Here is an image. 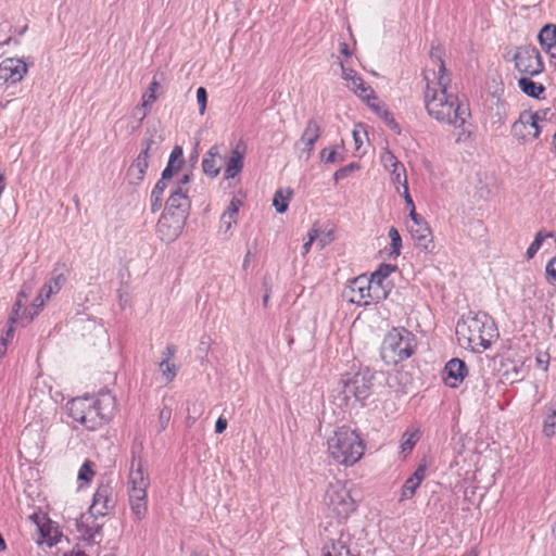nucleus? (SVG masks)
Returning a JSON list of instances; mask_svg holds the SVG:
<instances>
[{"instance_id":"59","label":"nucleus","mask_w":556,"mask_h":556,"mask_svg":"<svg viewBox=\"0 0 556 556\" xmlns=\"http://www.w3.org/2000/svg\"><path fill=\"white\" fill-rule=\"evenodd\" d=\"M191 181V175L185 174L176 184L174 188L188 189L187 185Z\"/></svg>"},{"instance_id":"27","label":"nucleus","mask_w":556,"mask_h":556,"mask_svg":"<svg viewBox=\"0 0 556 556\" xmlns=\"http://www.w3.org/2000/svg\"><path fill=\"white\" fill-rule=\"evenodd\" d=\"M518 86L523 93L534 99H541V96L545 92V87L540 83L533 81L528 75L518 80Z\"/></svg>"},{"instance_id":"5","label":"nucleus","mask_w":556,"mask_h":556,"mask_svg":"<svg viewBox=\"0 0 556 556\" xmlns=\"http://www.w3.org/2000/svg\"><path fill=\"white\" fill-rule=\"evenodd\" d=\"M364 443L359 435L348 427L339 428L328 439V451L331 457L340 464L353 465L364 454Z\"/></svg>"},{"instance_id":"10","label":"nucleus","mask_w":556,"mask_h":556,"mask_svg":"<svg viewBox=\"0 0 556 556\" xmlns=\"http://www.w3.org/2000/svg\"><path fill=\"white\" fill-rule=\"evenodd\" d=\"M516 70L530 77L536 76L544 71V63L539 50L532 46L518 47L513 55Z\"/></svg>"},{"instance_id":"39","label":"nucleus","mask_w":556,"mask_h":556,"mask_svg":"<svg viewBox=\"0 0 556 556\" xmlns=\"http://www.w3.org/2000/svg\"><path fill=\"white\" fill-rule=\"evenodd\" d=\"M352 89L358 97L366 100L367 102L370 100L378 101V98L374 94L371 87L367 86L364 80L363 86L356 85L352 87Z\"/></svg>"},{"instance_id":"43","label":"nucleus","mask_w":556,"mask_h":556,"mask_svg":"<svg viewBox=\"0 0 556 556\" xmlns=\"http://www.w3.org/2000/svg\"><path fill=\"white\" fill-rule=\"evenodd\" d=\"M396 270V266L395 265H391V264H381L379 266V268L374 273V275L376 276V278L379 280V279H383L386 281H390L389 280V276L391 273L395 271Z\"/></svg>"},{"instance_id":"2","label":"nucleus","mask_w":556,"mask_h":556,"mask_svg":"<svg viewBox=\"0 0 556 556\" xmlns=\"http://www.w3.org/2000/svg\"><path fill=\"white\" fill-rule=\"evenodd\" d=\"M114 409L115 397L110 392L72 399L66 404L68 416L89 431L102 427L113 416Z\"/></svg>"},{"instance_id":"51","label":"nucleus","mask_w":556,"mask_h":556,"mask_svg":"<svg viewBox=\"0 0 556 556\" xmlns=\"http://www.w3.org/2000/svg\"><path fill=\"white\" fill-rule=\"evenodd\" d=\"M163 205L162 195L154 194L151 192L150 197V207L152 213H156Z\"/></svg>"},{"instance_id":"33","label":"nucleus","mask_w":556,"mask_h":556,"mask_svg":"<svg viewBox=\"0 0 556 556\" xmlns=\"http://www.w3.org/2000/svg\"><path fill=\"white\" fill-rule=\"evenodd\" d=\"M162 142H163V137L161 134H159L155 129H152V130L148 129L146 132V137L141 142V146L157 153Z\"/></svg>"},{"instance_id":"32","label":"nucleus","mask_w":556,"mask_h":556,"mask_svg":"<svg viewBox=\"0 0 556 556\" xmlns=\"http://www.w3.org/2000/svg\"><path fill=\"white\" fill-rule=\"evenodd\" d=\"M293 191L288 188L286 190L278 189L273 199V206L280 214L285 213L288 210L289 202L292 198Z\"/></svg>"},{"instance_id":"38","label":"nucleus","mask_w":556,"mask_h":556,"mask_svg":"<svg viewBox=\"0 0 556 556\" xmlns=\"http://www.w3.org/2000/svg\"><path fill=\"white\" fill-rule=\"evenodd\" d=\"M359 168H361V166L358 163L352 162V163L348 164L346 166L339 168L334 173L333 179L336 182L343 180L346 177H349L352 173H354L355 170H358Z\"/></svg>"},{"instance_id":"42","label":"nucleus","mask_w":556,"mask_h":556,"mask_svg":"<svg viewBox=\"0 0 556 556\" xmlns=\"http://www.w3.org/2000/svg\"><path fill=\"white\" fill-rule=\"evenodd\" d=\"M172 418V408L167 405H163L159 414V431H164Z\"/></svg>"},{"instance_id":"1","label":"nucleus","mask_w":556,"mask_h":556,"mask_svg":"<svg viewBox=\"0 0 556 556\" xmlns=\"http://www.w3.org/2000/svg\"><path fill=\"white\" fill-rule=\"evenodd\" d=\"M431 59L438 66V71L432 72V79L428 73L425 74L427 85L424 99L427 113L439 123L453 125L456 128L463 127L470 116L469 109L459 101L457 96L447 91L451 78L439 48L432 49Z\"/></svg>"},{"instance_id":"30","label":"nucleus","mask_w":556,"mask_h":556,"mask_svg":"<svg viewBox=\"0 0 556 556\" xmlns=\"http://www.w3.org/2000/svg\"><path fill=\"white\" fill-rule=\"evenodd\" d=\"M538 39L540 45L546 50L549 51L554 47H556V25L547 24L545 25L539 33Z\"/></svg>"},{"instance_id":"22","label":"nucleus","mask_w":556,"mask_h":556,"mask_svg":"<svg viewBox=\"0 0 556 556\" xmlns=\"http://www.w3.org/2000/svg\"><path fill=\"white\" fill-rule=\"evenodd\" d=\"M349 535L341 534L337 540H330L323 548L324 556H358L353 555L348 546Z\"/></svg>"},{"instance_id":"19","label":"nucleus","mask_w":556,"mask_h":556,"mask_svg":"<svg viewBox=\"0 0 556 556\" xmlns=\"http://www.w3.org/2000/svg\"><path fill=\"white\" fill-rule=\"evenodd\" d=\"M245 147L242 143H237L231 150L230 156L226 162L224 178L232 179L238 176L243 168Z\"/></svg>"},{"instance_id":"12","label":"nucleus","mask_w":556,"mask_h":556,"mask_svg":"<svg viewBox=\"0 0 556 556\" xmlns=\"http://www.w3.org/2000/svg\"><path fill=\"white\" fill-rule=\"evenodd\" d=\"M115 503L113 488L109 483H101L93 494L89 514L94 518L104 517L114 509Z\"/></svg>"},{"instance_id":"61","label":"nucleus","mask_w":556,"mask_h":556,"mask_svg":"<svg viewBox=\"0 0 556 556\" xmlns=\"http://www.w3.org/2000/svg\"><path fill=\"white\" fill-rule=\"evenodd\" d=\"M154 154H156L154 151H151V150L144 148L143 146H141V150H140L139 154L137 155V159H142V160L149 161V159Z\"/></svg>"},{"instance_id":"35","label":"nucleus","mask_w":556,"mask_h":556,"mask_svg":"<svg viewBox=\"0 0 556 556\" xmlns=\"http://www.w3.org/2000/svg\"><path fill=\"white\" fill-rule=\"evenodd\" d=\"M551 236H552V233L543 235L542 231H539L535 235L534 240L532 241V243L530 244V247L528 248V250L526 252L527 260L533 258L534 255L536 254V252L542 247V243H543L544 239L547 238V237H551Z\"/></svg>"},{"instance_id":"45","label":"nucleus","mask_w":556,"mask_h":556,"mask_svg":"<svg viewBox=\"0 0 556 556\" xmlns=\"http://www.w3.org/2000/svg\"><path fill=\"white\" fill-rule=\"evenodd\" d=\"M545 273L548 283L556 287V255L547 263Z\"/></svg>"},{"instance_id":"28","label":"nucleus","mask_w":556,"mask_h":556,"mask_svg":"<svg viewBox=\"0 0 556 556\" xmlns=\"http://www.w3.org/2000/svg\"><path fill=\"white\" fill-rule=\"evenodd\" d=\"M31 291L30 287L23 286L22 290L20 291L17 299L13 305L12 313L9 317V323L16 324L18 321H23L25 319V311H23V314H20V311L24 307L23 299H27L28 293Z\"/></svg>"},{"instance_id":"29","label":"nucleus","mask_w":556,"mask_h":556,"mask_svg":"<svg viewBox=\"0 0 556 556\" xmlns=\"http://www.w3.org/2000/svg\"><path fill=\"white\" fill-rule=\"evenodd\" d=\"M99 525L96 526L93 533H89L87 531L86 534H88V540L85 541L84 545H76L71 552L65 553L64 556H91V549L94 548L91 542L96 541V535L99 533Z\"/></svg>"},{"instance_id":"3","label":"nucleus","mask_w":556,"mask_h":556,"mask_svg":"<svg viewBox=\"0 0 556 556\" xmlns=\"http://www.w3.org/2000/svg\"><path fill=\"white\" fill-rule=\"evenodd\" d=\"M188 191L189 189H172L156 225V232L162 241L173 242L181 233L191 207Z\"/></svg>"},{"instance_id":"13","label":"nucleus","mask_w":556,"mask_h":556,"mask_svg":"<svg viewBox=\"0 0 556 556\" xmlns=\"http://www.w3.org/2000/svg\"><path fill=\"white\" fill-rule=\"evenodd\" d=\"M321 135L319 123L311 118L307 121L304 131L300 139L294 143V149L300 152L299 156L308 160L314 151L315 143Z\"/></svg>"},{"instance_id":"4","label":"nucleus","mask_w":556,"mask_h":556,"mask_svg":"<svg viewBox=\"0 0 556 556\" xmlns=\"http://www.w3.org/2000/svg\"><path fill=\"white\" fill-rule=\"evenodd\" d=\"M456 333L459 339L467 341L468 348L473 352L481 353L488 350L492 342L498 337L497 328L485 313H469L457 323Z\"/></svg>"},{"instance_id":"57","label":"nucleus","mask_w":556,"mask_h":556,"mask_svg":"<svg viewBox=\"0 0 556 556\" xmlns=\"http://www.w3.org/2000/svg\"><path fill=\"white\" fill-rule=\"evenodd\" d=\"M366 136V131L353 130V138L355 141L356 149L358 150L363 144V137Z\"/></svg>"},{"instance_id":"41","label":"nucleus","mask_w":556,"mask_h":556,"mask_svg":"<svg viewBox=\"0 0 556 556\" xmlns=\"http://www.w3.org/2000/svg\"><path fill=\"white\" fill-rule=\"evenodd\" d=\"M342 75L345 80L351 83V85H349L350 88L356 85L363 86V78L354 70L342 66Z\"/></svg>"},{"instance_id":"20","label":"nucleus","mask_w":556,"mask_h":556,"mask_svg":"<svg viewBox=\"0 0 556 556\" xmlns=\"http://www.w3.org/2000/svg\"><path fill=\"white\" fill-rule=\"evenodd\" d=\"M408 230L418 247L426 251H429L430 248L433 247L432 233L426 220L416 222V224H409Z\"/></svg>"},{"instance_id":"17","label":"nucleus","mask_w":556,"mask_h":556,"mask_svg":"<svg viewBox=\"0 0 556 556\" xmlns=\"http://www.w3.org/2000/svg\"><path fill=\"white\" fill-rule=\"evenodd\" d=\"M468 374L467 366L459 358L450 359L444 367V382L450 388H457Z\"/></svg>"},{"instance_id":"48","label":"nucleus","mask_w":556,"mask_h":556,"mask_svg":"<svg viewBox=\"0 0 556 556\" xmlns=\"http://www.w3.org/2000/svg\"><path fill=\"white\" fill-rule=\"evenodd\" d=\"M156 100V96L150 91H146L141 99V104L136 106V112L142 111V109H147Z\"/></svg>"},{"instance_id":"7","label":"nucleus","mask_w":556,"mask_h":556,"mask_svg":"<svg viewBox=\"0 0 556 556\" xmlns=\"http://www.w3.org/2000/svg\"><path fill=\"white\" fill-rule=\"evenodd\" d=\"M129 505L137 519L146 517L148 511L147 489L150 485L149 477L144 475L140 460L132 459L129 472Z\"/></svg>"},{"instance_id":"53","label":"nucleus","mask_w":556,"mask_h":556,"mask_svg":"<svg viewBox=\"0 0 556 556\" xmlns=\"http://www.w3.org/2000/svg\"><path fill=\"white\" fill-rule=\"evenodd\" d=\"M390 173L392 175V181L394 184H399V185L403 186L404 177L407 179L406 170H405V167L403 164H402V170L396 169V170H391Z\"/></svg>"},{"instance_id":"31","label":"nucleus","mask_w":556,"mask_h":556,"mask_svg":"<svg viewBox=\"0 0 556 556\" xmlns=\"http://www.w3.org/2000/svg\"><path fill=\"white\" fill-rule=\"evenodd\" d=\"M543 433L546 437H553L556 434V402L551 403L545 407Z\"/></svg>"},{"instance_id":"24","label":"nucleus","mask_w":556,"mask_h":556,"mask_svg":"<svg viewBox=\"0 0 556 556\" xmlns=\"http://www.w3.org/2000/svg\"><path fill=\"white\" fill-rule=\"evenodd\" d=\"M184 164V151L180 146H175L170 152L166 167L163 169V178L172 179Z\"/></svg>"},{"instance_id":"62","label":"nucleus","mask_w":556,"mask_h":556,"mask_svg":"<svg viewBox=\"0 0 556 556\" xmlns=\"http://www.w3.org/2000/svg\"><path fill=\"white\" fill-rule=\"evenodd\" d=\"M409 217L412 220L410 224H416V222H425V219L416 213L415 207L409 208Z\"/></svg>"},{"instance_id":"34","label":"nucleus","mask_w":556,"mask_h":556,"mask_svg":"<svg viewBox=\"0 0 556 556\" xmlns=\"http://www.w3.org/2000/svg\"><path fill=\"white\" fill-rule=\"evenodd\" d=\"M381 163L383 167L391 172V170H402V163L396 159V156L390 151L384 150L381 154Z\"/></svg>"},{"instance_id":"58","label":"nucleus","mask_w":556,"mask_h":556,"mask_svg":"<svg viewBox=\"0 0 556 556\" xmlns=\"http://www.w3.org/2000/svg\"><path fill=\"white\" fill-rule=\"evenodd\" d=\"M175 353H176L175 345L168 344L166 346L165 351L163 352V358L162 359H167V362H169L175 356Z\"/></svg>"},{"instance_id":"40","label":"nucleus","mask_w":556,"mask_h":556,"mask_svg":"<svg viewBox=\"0 0 556 556\" xmlns=\"http://www.w3.org/2000/svg\"><path fill=\"white\" fill-rule=\"evenodd\" d=\"M389 238L391 239L392 252L395 256H399L402 248L401 235L395 227L389 229Z\"/></svg>"},{"instance_id":"54","label":"nucleus","mask_w":556,"mask_h":556,"mask_svg":"<svg viewBox=\"0 0 556 556\" xmlns=\"http://www.w3.org/2000/svg\"><path fill=\"white\" fill-rule=\"evenodd\" d=\"M169 179H164L163 174H161V178L156 181L154 188L152 189V193L163 195L164 190L167 187V181Z\"/></svg>"},{"instance_id":"52","label":"nucleus","mask_w":556,"mask_h":556,"mask_svg":"<svg viewBox=\"0 0 556 556\" xmlns=\"http://www.w3.org/2000/svg\"><path fill=\"white\" fill-rule=\"evenodd\" d=\"M55 293H58V291L53 290L52 283L47 282L42 286L38 295H41L45 300H49Z\"/></svg>"},{"instance_id":"25","label":"nucleus","mask_w":556,"mask_h":556,"mask_svg":"<svg viewBox=\"0 0 556 556\" xmlns=\"http://www.w3.org/2000/svg\"><path fill=\"white\" fill-rule=\"evenodd\" d=\"M368 281H370L371 300L374 302L377 303L388 298L391 291V281L378 280L374 274L370 278L368 277Z\"/></svg>"},{"instance_id":"37","label":"nucleus","mask_w":556,"mask_h":556,"mask_svg":"<svg viewBox=\"0 0 556 556\" xmlns=\"http://www.w3.org/2000/svg\"><path fill=\"white\" fill-rule=\"evenodd\" d=\"M160 370L166 382H170L177 375V367L174 363L162 359L160 363Z\"/></svg>"},{"instance_id":"63","label":"nucleus","mask_w":556,"mask_h":556,"mask_svg":"<svg viewBox=\"0 0 556 556\" xmlns=\"http://www.w3.org/2000/svg\"><path fill=\"white\" fill-rule=\"evenodd\" d=\"M132 114L136 118H138V123L140 124L147 117L148 112H147V109H142V111L136 112V108H135Z\"/></svg>"},{"instance_id":"36","label":"nucleus","mask_w":556,"mask_h":556,"mask_svg":"<svg viewBox=\"0 0 556 556\" xmlns=\"http://www.w3.org/2000/svg\"><path fill=\"white\" fill-rule=\"evenodd\" d=\"M92 467L93 463L90 460H86L79 468L77 476L78 480L85 483H90L94 476V470Z\"/></svg>"},{"instance_id":"14","label":"nucleus","mask_w":556,"mask_h":556,"mask_svg":"<svg viewBox=\"0 0 556 556\" xmlns=\"http://www.w3.org/2000/svg\"><path fill=\"white\" fill-rule=\"evenodd\" d=\"M349 301L358 305H368L374 302L371 300L370 281L366 275L354 278L345 292Z\"/></svg>"},{"instance_id":"8","label":"nucleus","mask_w":556,"mask_h":556,"mask_svg":"<svg viewBox=\"0 0 556 556\" xmlns=\"http://www.w3.org/2000/svg\"><path fill=\"white\" fill-rule=\"evenodd\" d=\"M374 378L369 369L344 376L341 380L344 401L348 403L352 397L358 402L366 400L370 395Z\"/></svg>"},{"instance_id":"64","label":"nucleus","mask_w":556,"mask_h":556,"mask_svg":"<svg viewBox=\"0 0 556 556\" xmlns=\"http://www.w3.org/2000/svg\"><path fill=\"white\" fill-rule=\"evenodd\" d=\"M7 346H8V339L7 338H1V340H0V359L5 354Z\"/></svg>"},{"instance_id":"9","label":"nucleus","mask_w":556,"mask_h":556,"mask_svg":"<svg viewBox=\"0 0 556 556\" xmlns=\"http://www.w3.org/2000/svg\"><path fill=\"white\" fill-rule=\"evenodd\" d=\"M324 501L328 509L340 520L346 519L356 508L349 490L339 482L328 486Z\"/></svg>"},{"instance_id":"55","label":"nucleus","mask_w":556,"mask_h":556,"mask_svg":"<svg viewBox=\"0 0 556 556\" xmlns=\"http://www.w3.org/2000/svg\"><path fill=\"white\" fill-rule=\"evenodd\" d=\"M220 223L222 227L225 228V231H228L230 230L232 224H236V218L223 213V215L220 216Z\"/></svg>"},{"instance_id":"6","label":"nucleus","mask_w":556,"mask_h":556,"mask_svg":"<svg viewBox=\"0 0 556 556\" xmlns=\"http://www.w3.org/2000/svg\"><path fill=\"white\" fill-rule=\"evenodd\" d=\"M417 340L405 328H393L387 333L381 345V358L388 365H397L409 358L416 351Z\"/></svg>"},{"instance_id":"18","label":"nucleus","mask_w":556,"mask_h":556,"mask_svg":"<svg viewBox=\"0 0 556 556\" xmlns=\"http://www.w3.org/2000/svg\"><path fill=\"white\" fill-rule=\"evenodd\" d=\"M426 472H427L426 463H420L417 466L416 470L413 472V475L409 476L405 480V482L401 489V494H400V498H399L400 502H404L406 500H410L414 497V495L416 494V491L418 490V488L420 486V484L422 483V481L426 478Z\"/></svg>"},{"instance_id":"26","label":"nucleus","mask_w":556,"mask_h":556,"mask_svg":"<svg viewBox=\"0 0 556 556\" xmlns=\"http://www.w3.org/2000/svg\"><path fill=\"white\" fill-rule=\"evenodd\" d=\"M149 161L142 159H135L127 170V177L131 185H139L143 181Z\"/></svg>"},{"instance_id":"49","label":"nucleus","mask_w":556,"mask_h":556,"mask_svg":"<svg viewBox=\"0 0 556 556\" xmlns=\"http://www.w3.org/2000/svg\"><path fill=\"white\" fill-rule=\"evenodd\" d=\"M45 299L41 298V295H37V298L34 300L33 306H34V313L25 316L26 324L30 323L35 315L38 314V312L45 305Z\"/></svg>"},{"instance_id":"11","label":"nucleus","mask_w":556,"mask_h":556,"mask_svg":"<svg viewBox=\"0 0 556 556\" xmlns=\"http://www.w3.org/2000/svg\"><path fill=\"white\" fill-rule=\"evenodd\" d=\"M542 118L539 112H521L519 118L511 126V135L522 141H526L530 136L538 138L540 135L539 121Z\"/></svg>"},{"instance_id":"15","label":"nucleus","mask_w":556,"mask_h":556,"mask_svg":"<svg viewBox=\"0 0 556 556\" xmlns=\"http://www.w3.org/2000/svg\"><path fill=\"white\" fill-rule=\"evenodd\" d=\"M29 519L37 526L41 540L39 543H46L48 546H53L60 540L61 532L58 527L42 513H34Z\"/></svg>"},{"instance_id":"23","label":"nucleus","mask_w":556,"mask_h":556,"mask_svg":"<svg viewBox=\"0 0 556 556\" xmlns=\"http://www.w3.org/2000/svg\"><path fill=\"white\" fill-rule=\"evenodd\" d=\"M420 438L421 432L418 428L408 427L405 430L400 441V454L403 458H406L413 452Z\"/></svg>"},{"instance_id":"21","label":"nucleus","mask_w":556,"mask_h":556,"mask_svg":"<svg viewBox=\"0 0 556 556\" xmlns=\"http://www.w3.org/2000/svg\"><path fill=\"white\" fill-rule=\"evenodd\" d=\"M223 146L215 144L210 148L202 160V169L203 173L212 178L218 176L220 172V165L217 160H222L224 155L222 154Z\"/></svg>"},{"instance_id":"44","label":"nucleus","mask_w":556,"mask_h":556,"mask_svg":"<svg viewBox=\"0 0 556 556\" xmlns=\"http://www.w3.org/2000/svg\"><path fill=\"white\" fill-rule=\"evenodd\" d=\"M320 160L326 163V164H329V163H336V162H340L342 161L343 159L342 157H338V153L334 149H330V148H325L320 151Z\"/></svg>"},{"instance_id":"47","label":"nucleus","mask_w":556,"mask_h":556,"mask_svg":"<svg viewBox=\"0 0 556 556\" xmlns=\"http://www.w3.org/2000/svg\"><path fill=\"white\" fill-rule=\"evenodd\" d=\"M197 101L199 104L200 114H204L207 102V92L204 87H199L197 89Z\"/></svg>"},{"instance_id":"56","label":"nucleus","mask_w":556,"mask_h":556,"mask_svg":"<svg viewBox=\"0 0 556 556\" xmlns=\"http://www.w3.org/2000/svg\"><path fill=\"white\" fill-rule=\"evenodd\" d=\"M403 188H404V199H405V203H406L407 208L415 207L413 199H412V197H410V194L408 192L407 179L405 177H404V180H403Z\"/></svg>"},{"instance_id":"50","label":"nucleus","mask_w":556,"mask_h":556,"mask_svg":"<svg viewBox=\"0 0 556 556\" xmlns=\"http://www.w3.org/2000/svg\"><path fill=\"white\" fill-rule=\"evenodd\" d=\"M241 205V201L233 198L231 201H230V204L229 206L227 207V210L224 212V214L226 215H229L231 217H235L237 216L238 212H239V207Z\"/></svg>"},{"instance_id":"60","label":"nucleus","mask_w":556,"mask_h":556,"mask_svg":"<svg viewBox=\"0 0 556 556\" xmlns=\"http://www.w3.org/2000/svg\"><path fill=\"white\" fill-rule=\"evenodd\" d=\"M226 428H227V420L223 417H219L215 424V432L223 433L226 430Z\"/></svg>"},{"instance_id":"46","label":"nucleus","mask_w":556,"mask_h":556,"mask_svg":"<svg viewBox=\"0 0 556 556\" xmlns=\"http://www.w3.org/2000/svg\"><path fill=\"white\" fill-rule=\"evenodd\" d=\"M66 281V277L63 273L58 271V269H54L52 273V277L49 280V282L52 283L53 290L60 291L61 288L64 286Z\"/></svg>"},{"instance_id":"16","label":"nucleus","mask_w":556,"mask_h":556,"mask_svg":"<svg viewBox=\"0 0 556 556\" xmlns=\"http://www.w3.org/2000/svg\"><path fill=\"white\" fill-rule=\"evenodd\" d=\"M26 63L18 58H7L0 63V79L5 84H16L27 74Z\"/></svg>"}]
</instances>
